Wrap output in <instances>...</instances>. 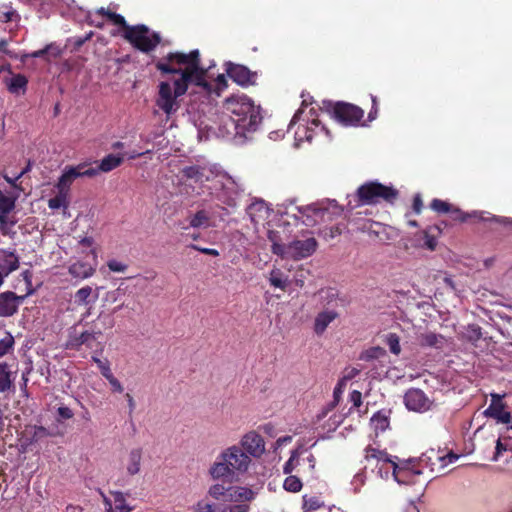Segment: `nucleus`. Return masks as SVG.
<instances>
[{"instance_id": "obj_1", "label": "nucleus", "mask_w": 512, "mask_h": 512, "mask_svg": "<svg viewBox=\"0 0 512 512\" xmlns=\"http://www.w3.org/2000/svg\"><path fill=\"white\" fill-rule=\"evenodd\" d=\"M155 67L162 74H180V78L174 81L177 95H184L191 83L206 90L210 89V84L205 79L206 70L201 67L200 53L197 49L187 54L170 52L157 61Z\"/></svg>"}, {"instance_id": "obj_2", "label": "nucleus", "mask_w": 512, "mask_h": 512, "mask_svg": "<svg viewBox=\"0 0 512 512\" xmlns=\"http://www.w3.org/2000/svg\"><path fill=\"white\" fill-rule=\"evenodd\" d=\"M252 463L249 455L238 445L225 448L209 468V475L214 480L233 482L245 474Z\"/></svg>"}, {"instance_id": "obj_3", "label": "nucleus", "mask_w": 512, "mask_h": 512, "mask_svg": "<svg viewBox=\"0 0 512 512\" xmlns=\"http://www.w3.org/2000/svg\"><path fill=\"white\" fill-rule=\"evenodd\" d=\"M225 108L231 114L237 133L255 131L262 120L260 107L246 95L231 96L226 100Z\"/></svg>"}, {"instance_id": "obj_4", "label": "nucleus", "mask_w": 512, "mask_h": 512, "mask_svg": "<svg viewBox=\"0 0 512 512\" xmlns=\"http://www.w3.org/2000/svg\"><path fill=\"white\" fill-rule=\"evenodd\" d=\"M121 30L122 37L142 53L148 54L154 51L161 42V35L158 32L151 31L145 24L129 25L125 21Z\"/></svg>"}, {"instance_id": "obj_5", "label": "nucleus", "mask_w": 512, "mask_h": 512, "mask_svg": "<svg viewBox=\"0 0 512 512\" xmlns=\"http://www.w3.org/2000/svg\"><path fill=\"white\" fill-rule=\"evenodd\" d=\"M356 195L362 205H372L380 201L392 204L398 198L399 192L392 185L387 186L378 181H369L358 187Z\"/></svg>"}, {"instance_id": "obj_6", "label": "nucleus", "mask_w": 512, "mask_h": 512, "mask_svg": "<svg viewBox=\"0 0 512 512\" xmlns=\"http://www.w3.org/2000/svg\"><path fill=\"white\" fill-rule=\"evenodd\" d=\"M318 243L314 237L304 240H294L288 245L275 243L273 253L293 260H301L311 256L317 249Z\"/></svg>"}, {"instance_id": "obj_7", "label": "nucleus", "mask_w": 512, "mask_h": 512, "mask_svg": "<svg viewBox=\"0 0 512 512\" xmlns=\"http://www.w3.org/2000/svg\"><path fill=\"white\" fill-rule=\"evenodd\" d=\"M326 108L332 117L344 126H358L364 117L362 108L347 102H329Z\"/></svg>"}, {"instance_id": "obj_8", "label": "nucleus", "mask_w": 512, "mask_h": 512, "mask_svg": "<svg viewBox=\"0 0 512 512\" xmlns=\"http://www.w3.org/2000/svg\"><path fill=\"white\" fill-rule=\"evenodd\" d=\"M364 458L367 462L371 460L376 461V466H379V473L382 472L384 466L391 465L393 476L398 483H406L405 476L408 471L405 468L399 467L396 460L398 457L389 455L385 450H379L372 446H367L364 450Z\"/></svg>"}, {"instance_id": "obj_9", "label": "nucleus", "mask_w": 512, "mask_h": 512, "mask_svg": "<svg viewBox=\"0 0 512 512\" xmlns=\"http://www.w3.org/2000/svg\"><path fill=\"white\" fill-rule=\"evenodd\" d=\"M101 335L102 329L97 328V325L83 331H78L77 326H73L69 329L65 346L67 349L77 351L80 350L82 346L92 349L96 344L98 337Z\"/></svg>"}, {"instance_id": "obj_10", "label": "nucleus", "mask_w": 512, "mask_h": 512, "mask_svg": "<svg viewBox=\"0 0 512 512\" xmlns=\"http://www.w3.org/2000/svg\"><path fill=\"white\" fill-rule=\"evenodd\" d=\"M181 96L182 95H177V86H174V90H172L170 83L164 81L160 82L156 105L165 114L170 115L178 110L179 104L177 98Z\"/></svg>"}, {"instance_id": "obj_11", "label": "nucleus", "mask_w": 512, "mask_h": 512, "mask_svg": "<svg viewBox=\"0 0 512 512\" xmlns=\"http://www.w3.org/2000/svg\"><path fill=\"white\" fill-rule=\"evenodd\" d=\"M97 174L98 170L94 169L93 167H88L86 163L67 167L58 180L57 188L60 191L67 192L70 188V185L78 177H94Z\"/></svg>"}, {"instance_id": "obj_12", "label": "nucleus", "mask_w": 512, "mask_h": 512, "mask_svg": "<svg viewBox=\"0 0 512 512\" xmlns=\"http://www.w3.org/2000/svg\"><path fill=\"white\" fill-rule=\"evenodd\" d=\"M225 71L230 79L242 87L256 84L257 73L244 65L226 62Z\"/></svg>"}, {"instance_id": "obj_13", "label": "nucleus", "mask_w": 512, "mask_h": 512, "mask_svg": "<svg viewBox=\"0 0 512 512\" xmlns=\"http://www.w3.org/2000/svg\"><path fill=\"white\" fill-rule=\"evenodd\" d=\"M240 447L250 458H260L265 453V441L256 431H250L243 435Z\"/></svg>"}, {"instance_id": "obj_14", "label": "nucleus", "mask_w": 512, "mask_h": 512, "mask_svg": "<svg viewBox=\"0 0 512 512\" xmlns=\"http://www.w3.org/2000/svg\"><path fill=\"white\" fill-rule=\"evenodd\" d=\"M404 403L408 410L415 412H425L431 404L426 394L418 388H411L405 393Z\"/></svg>"}, {"instance_id": "obj_15", "label": "nucleus", "mask_w": 512, "mask_h": 512, "mask_svg": "<svg viewBox=\"0 0 512 512\" xmlns=\"http://www.w3.org/2000/svg\"><path fill=\"white\" fill-rule=\"evenodd\" d=\"M25 295L19 296L13 291L0 293V317H11L15 315L20 305L25 300Z\"/></svg>"}, {"instance_id": "obj_16", "label": "nucleus", "mask_w": 512, "mask_h": 512, "mask_svg": "<svg viewBox=\"0 0 512 512\" xmlns=\"http://www.w3.org/2000/svg\"><path fill=\"white\" fill-rule=\"evenodd\" d=\"M181 174L188 180H193L195 183H204L211 180L213 172L206 166L191 165L182 168Z\"/></svg>"}, {"instance_id": "obj_17", "label": "nucleus", "mask_w": 512, "mask_h": 512, "mask_svg": "<svg viewBox=\"0 0 512 512\" xmlns=\"http://www.w3.org/2000/svg\"><path fill=\"white\" fill-rule=\"evenodd\" d=\"M255 498V492L242 486H228V493L225 502H235L238 504H246Z\"/></svg>"}, {"instance_id": "obj_18", "label": "nucleus", "mask_w": 512, "mask_h": 512, "mask_svg": "<svg viewBox=\"0 0 512 512\" xmlns=\"http://www.w3.org/2000/svg\"><path fill=\"white\" fill-rule=\"evenodd\" d=\"M19 268V257L13 251L0 249V272L7 277Z\"/></svg>"}, {"instance_id": "obj_19", "label": "nucleus", "mask_w": 512, "mask_h": 512, "mask_svg": "<svg viewBox=\"0 0 512 512\" xmlns=\"http://www.w3.org/2000/svg\"><path fill=\"white\" fill-rule=\"evenodd\" d=\"M95 271V268L91 264L83 261H76L68 267L69 275L77 281L90 278L94 275Z\"/></svg>"}, {"instance_id": "obj_20", "label": "nucleus", "mask_w": 512, "mask_h": 512, "mask_svg": "<svg viewBox=\"0 0 512 512\" xmlns=\"http://www.w3.org/2000/svg\"><path fill=\"white\" fill-rule=\"evenodd\" d=\"M142 455L143 450L139 447L133 448L128 452L124 460V466L128 475L134 476L140 472Z\"/></svg>"}, {"instance_id": "obj_21", "label": "nucleus", "mask_w": 512, "mask_h": 512, "mask_svg": "<svg viewBox=\"0 0 512 512\" xmlns=\"http://www.w3.org/2000/svg\"><path fill=\"white\" fill-rule=\"evenodd\" d=\"M506 404L490 403L488 408L484 411L486 417L495 419L499 423L510 424L512 422L511 413L505 411Z\"/></svg>"}, {"instance_id": "obj_22", "label": "nucleus", "mask_w": 512, "mask_h": 512, "mask_svg": "<svg viewBox=\"0 0 512 512\" xmlns=\"http://www.w3.org/2000/svg\"><path fill=\"white\" fill-rule=\"evenodd\" d=\"M304 213L307 217V220L304 221L306 225H311L319 220L326 221L332 219V212L327 207L308 206L305 208Z\"/></svg>"}, {"instance_id": "obj_23", "label": "nucleus", "mask_w": 512, "mask_h": 512, "mask_svg": "<svg viewBox=\"0 0 512 512\" xmlns=\"http://www.w3.org/2000/svg\"><path fill=\"white\" fill-rule=\"evenodd\" d=\"M15 372L7 362H0V393L14 390Z\"/></svg>"}, {"instance_id": "obj_24", "label": "nucleus", "mask_w": 512, "mask_h": 512, "mask_svg": "<svg viewBox=\"0 0 512 512\" xmlns=\"http://www.w3.org/2000/svg\"><path fill=\"white\" fill-rule=\"evenodd\" d=\"M338 317V313L334 310H326L317 314L314 320V332L322 335L330 323Z\"/></svg>"}, {"instance_id": "obj_25", "label": "nucleus", "mask_w": 512, "mask_h": 512, "mask_svg": "<svg viewBox=\"0 0 512 512\" xmlns=\"http://www.w3.org/2000/svg\"><path fill=\"white\" fill-rule=\"evenodd\" d=\"M441 233L442 228L438 224L427 227L421 232L422 238L424 239L422 246L430 251H434L438 244L437 238Z\"/></svg>"}, {"instance_id": "obj_26", "label": "nucleus", "mask_w": 512, "mask_h": 512, "mask_svg": "<svg viewBox=\"0 0 512 512\" xmlns=\"http://www.w3.org/2000/svg\"><path fill=\"white\" fill-rule=\"evenodd\" d=\"M390 410H380L371 417V425L374 428L376 434L384 432L389 428L390 425Z\"/></svg>"}, {"instance_id": "obj_27", "label": "nucleus", "mask_w": 512, "mask_h": 512, "mask_svg": "<svg viewBox=\"0 0 512 512\" xmlns=\"http://www.w3.org/2000/svg\"><path fill=\"white\" fill-rule=\"evenodd\" d=\"M98 298V294L93 295V290L90 286H84L77 290L74 294V302L78 306H87Z\"/></svg>"}, {"instance_id": "obj_28", "label": "nucleus", "mask_w": 512, "mask_h": 512, "mask_svg": "<svg viewBox=\"0 0 512 512\" xmlns=\"http://www.w3.org/2000/svg\"><path fill=\"white\" fill-rule=\"evenodd\" d=\"M124 161V155L109 154L105 156L95 169L102 172H110L119 167Z\"/></svg>"}, {"instance_id": "obj_29", "label": "nucleus", "mask_w": 512, "mask_h": 512, "mask_svg": "<svg viewBox=\"0 0 512 512\" xmlns=\"http://www.w3.org/2000/svg\"><path fill=\"white\" fill-rule=\"evenodd\" d=\"M189 227L192 228H208L210 227V215L204 209L198 210L195 214L190 215L189 218Z\"/></svg>"}, {"instance_id": "obj_30", "label": "nucleus", "mask_w": 512, "mask_h": 512, "mask_svg": "<svg viewBox=\"0 0 512 512\" xmlns=\"http://www.w3.org/2000/svg\"><path fill=\"white\" fill-rule=\"evenodd\" d=\"M62 50L55 44L51 43L46 45L43 49L32 52L31 54L25 55V57L39 58L45 57L47 60L50 58L56 59L60 57Z\"/></svg>"}, {"instance_id": "obj_31", "label": "nucleus", "mask_w": 512, "mask_h": 512, "mask_svg": "<svg viewBox=\"0 0 512 512\" xmlns=\"http://www.w3.org/2000/svg\"><path fill=\"white\" fill-rule=\"evenodd\" d=\"M446 343L444 336L433 332L425 333L421 336V345L433 347L436 349H443Z\"/></svg>"}, {"instance_id": "obj_32", "label": "nucleus", "mask_w": 512, "mask_h": 512, "mask_svg": "<svg viewBox=\"0 0 512 512\" xmlns=\"http://www.w3.org/2000/svg\"><path fill=\"white\" fill-rule=\"evenodd\" d=\"M28 84V79L23 74L13 75L8 83V90L11 93L19 94L21 91L24 93Z\"/></svg>"}, {"instance_id": "obj_33", "label": "nucleus", "mask_w": 512, "mask_h": 512, "mask_svg": "<svg viewBox=\"0 0 512 512\" xmlns=\"http://www.w3.org/2000/svg\"><path fill=\"white\" fill-rule=\"evenodd\" d=\"M303 452H307L305 449L297 448L291 452L290 458L285 462L283 466L284 474L292 473L296 467L300 466V455Z\"/></svg>"}, {"instance_id": "obj_34", "label": "nucleus", "mask_w": 512, "mask_h": 512, "mask_svg": "<svg viewBox=\"0 0 512 512\" xmlns=\"http://www.w3.org/2000/svg\"><path fill=\"white\" fill-rule=\"evenodd\" d=\"M16 222L17 221L14 216H0V233L4 236L13 237L16 234V232L13 230Z\"/></svg>"}, {"instance_id": "obj_35", "label": "nucleus", "mask_w": 512, "mask_h": 512, "mask_svg": "<svg viewBox=\"0 0 512 512\" xmlns=\"http://www.w3.org/2000/svg\"><path fill=\"white\" fill-rule=\"evenodd\" d=\"M15 202L14 197L7 196L0 190V216L10 215L15 209Z\"/></svg>"}, {"instance_id": "obj_36", "label": "nucleus", "mask_w": 512, "mask_h": 512, "mask_svg": "<svg viewBox=\"0 0 512 512\" xmlns=\"http://www.w3.org/2000/svg\"><path fill=\"white\" fill-rule=\"evenodd\" d=\"M15 339L10 332H5V336L0 339V358L11 353L14 350Z\"/></svg>"}, {"instance_id": "obj_37", "label": "nucleus", "mask_w": 512, "mask_h": 512, "mask_svg": "<svg viewBox=\"0 0 512 512\" xmlns=\"http://www.w3.org/2000/svg\"><path fill=\"white\" fill-rule=\"evenodd\" d=\"M97 14L105 16L110 22H112L114 25L121 28L122 25H125V18L116 13L112 12L109 9H106L104 7H101L97 10Z\"/></svg>"}, {"instance_id": "obj_38", "label": "nucleus", "mask_w": 512, "mask_h": 512, "mask_svg": "<svg viewBox=\"0 0 512 512\" xmlns=\"http://www.w3.org/2000/svg\"><path fill=\"white\" fill-rule=\"evenodd\" d=\"M385 354H386V351L382 347L374 346V347H370V348L364 350L363 352H361L359 358H360V360L370 361V360H374V359H379V358L383 357Z\"/></svg>"}, {"instance_id": "obj_39", "label": "nucleus", "mask_w": 512, "mask_h": 512, "mask_svg": "<svg viewBox=\"0 0 512 512\" xmlns=\"http://www.w3.org/2000/svg\"><path fill=\"white\" fill-rule=\"evenodd\" d=\"M342 395V387L340 384H338L333 391V401H331L324 409L323 411L318 415V420L323 419L326 417L329 411L333 410L337 404L339 403Z\"/></svg>"}, {"instance_id": "obj_40", "label": "nucleus", "mask_w": 512, "mask_h": 512, "mask_svg": "<svg viewBox=\"0 0 512 512\" xmlns=\"http://www.w3.org/2000/svg\"><path fill=\"white\" fill-rule=\"evenodd\" d=\"M228 493V487L222 483H216L209 487L208 494L215 500L225 501Z\"/></svg>"}, {"instance_id": "obj_41", "label": "nucleus", "mask_w": 512, "mask_h": 512, "mask_svg": "<svg viewBox=\"0 0 512 512\" xmlns=\"http://www.w3.org/2000/svg\"><path fill=\"white\" fill-rule=\"evenodd\" d=\"M67 206V192L65 191L59 190V193L55 197L48 200V207L53 210L59 209L61 207L67 208Z\"/></svg>"}, {"instance_id": "obj_42", "label": "nucleus", "mask_w": 512, "mask_h": 512, "mask_svg": "<svg viewBox=\"0 0 512 512\" xmlns=\"http://www.w3.org/2000/svg\"><path fill=\"white\" fill-rule=\"evenodd\" d=\"M302 486H303V484H302L301 480L299 479V477L294 476V475H289L288 477H286V479L284 480V483H283V488L286 491L292 492V493L299 492L302 489Z\"/></svg>"}, {"instance_id": "obj_43", "label": "nucleus", "mask_w": 512, "mask_h": 512, "mask_svg": "<svg viewBox=\"0 0 512 512\" xmlns=\"http://www.w3.org/2000/svg\"><path fill=\"white\" fill-rule=\"evenodd\" d=\"M511 451L512 452V445H510L508 442L504 441L501 435L498 437V439L495 441V452L492 457V461H498L500 456L506 452Z\"/></svg>"}, {"instance_id": "obj_44", "label": "nucleus", "mask_w": 512, "mask_h": 512, "mask_svg": "<svg viewBox=\"0 0 512 512\" xmlns=\"http://www.w3.org/2000/svg\"><path fill=\"white\" fill-rule=\"evenodd\" d=\"M324 503L317 496L308 497L307 495L303 496V509L309 511H315L321 508Z\"/></svg>"}, {"instance_id": "obj_45", "label": "nucleus", "mask_w": 512, "mask_h": 512, "mask_svg": "<svg viewBox=\"0 0 512 512\" xmlns=\"http://www.w3.org/2000/svg\"><path fill=\"white\" fill-rule=\"evenodd\" d=\"M386 344L389 347L391 353L398 355L401 352L400 338L395 333H389L386 336Z\"/></svg>"}, {"instance_id": "obj_46", "label": "nucleus", "mask_w": 512, "mask_h": 512, "mask_svg": "<svg viewBox=\"0 0 512 512\" xmlns=\"http://www.w3.org/2000/svg\"><path fill=\"white\" fill-rule=\"evenodd\" d=\"M270 284L282 290L286 289L287 282L282 278V272L279 269L272 270L269 278Z\"/></svg>"}, {"instance_id": "obj_47", "label": "nucleus", "mask_w": 512, "mask_h": 512, "mask_svg": "<svg viewBox=\"0 0 512 512\" xmlns=\"http://www.w3.org/2000/svg\"><path fill=\"white\" fill-rule=\"evenodd\" d=\"M92 361L97 365V367L100 370L101 375L106 378L109 375L112 374L111 368H110V362L108 359H100L97 356H92Z\"/></svg>"}, {"instance_id": "obj_48", "label": "nucleus", "mask_w": 512, "mask_h": 512, "mask_svg": "<svg viewBox=\"0 0 512 512\" xmlns=\"http://www.w3.org/2000/svg\"><path fill=\"white\" fill-rule=\"evenodd\" d=\"M430 207L437 213H450L452 205L441 199H433L430 203Z\"/></svg>"}, {"instance_id": "obj_49", "label": "nucleus", "mask_w": 512, "mask_h": 512, "mask_svg": "<svg viewBox=\"0 0 512 512\" xmlns=\"http://www.w3.org/2000/svg\"><path fill=\"white\" fill-rule=\"evenodd\" d=\"M97 320L101 323V329L103 330H106V329H112L115 325V320L114 318L112 317V314L110 313H103L101 312L98 317H97Z\"/></svg>"}, {"instance_id": "obj_50", "label": "nucleus", "mask_w": 512, "mask_h": 512, "mask_svg": "<svg viewBox=\"0 0 512 512\" xmlns=\"http://www.w3.org/2000/svg\"><path fill=\"white\" fill-rule=\"evenodd\" d=\"M126 293V290L124 288H122L121 286H119L117 289L115 290H111V291H108L106 293V301H109V302H116L118 301L119 299H121L122 296H124Z\"/></svg>"}, {"instance_id": "obj_51", "label": "nucleus", "mask_w": 512, "mask_h": 512, "mask_svg": "<svg viewBox=\"0 0 512 512\" xmlns=\"http://www.w3.org/2000/svg\"><path fill=\"white\" fill-rule=\"evenodd\" d=\"M193 510L194 512H215V506L206 500H200L194 505Z\"/></svg>"}, {"instance_id": "obj_52", "label": "nucleus", "mask_w": 512, "mask_h": 512, "mask_svg": "<svg viewBox=\"0 0 512 512\" xmlns=\"http://www.w3.org/2000/svg\"><path fill=\"white\" fill-rule=\"evenodd\" d=\"M107 267L112 272L123 273L127 270L128 265L115 259H111L107 262Z\"/></svg>"}, {"instance_id": "obj_53", "label": "nucleus", "mask_w": 512, "mask_h": 512, "mask_svg": "<svg viewBox=\"0 0 512 512\" xmlns=\"http://www.w3.org/2000/svg\"><path fill=\"white\" fill-rule=\"evenodd\" d=\"M20 19L18 13L13 10L9 9L4 12H0V20L3 22H12V21H18Z\"/></svg>"}, {"instance_id": "obj_54", "label": "nucleus", "mask_w": 512, "mask_h": 512, "mask_svg": "<svg viewBox=\"0 0 512 512\" xmlns=\"http://www.w3.org/2000/svg\"><path fill=\"white\" fill-rule=\"evenodd\" d=\"M109 384L111 385V388H112V391L113 392H117V393H122L124 391V388L122 386V384L120 383V381L113 375V373L111 375H109L108 377L105 378Z\"/></svg>"}, {"instance_id": "obj_55", "label": "nucleus", "mask_w": 512, "mask_h": 512, "mask_svg": "<svg viewBox=\"0 0 512 512\" xmlns=\"http://www.w3.org/2000/svg\"><path fill=\"white\" fill-rule=\"evenodd\" d=\"M249 509L248 504H235L225 506L221 512H249Z\"/></svg>"}, {"instance_id": "obj_56", "label": "nucleus", "mask_w": 512, "mask_h": 512, "mask_svg": "<svg viewBox=\"0 0 512 512\" xmlns=\"http://www.w3.org/2000/svg\"><path fill=\"white\" fill-rule=\"evenodd\" d=\"M189 247L191 249L196 250L205 255H209V256H213V257L219 256V251L216 249H213V248H204V247L198 246L196 244H191Z\"/></svg>"}, {"instance_id": "obj_57", "label": "nucleus", "mask_w": 512, "mask_h": 512, "mask_svg": "<svg viewBox=\"0 0 512 512\" xmlns=\"http://www.w3.org/2000/svg\"><path fill=\"white\" fill-rule=\"evenodd\" d=\"M451 219L458 222H465L467 220V216L465 213L459 209L452 206L450 210Z\"/></svg>"}, {"instance_id": "obj_58", "label": "nucleus", "mask_w": 512, "mask_h": 512, "mask_svg": "<svg viewBox=\"0 0 512 512\" xmlns=\"http://www.w3.org/2000/svg\"><path fill=\"white\" fill-rule=\"evenodd\" d=\"M365 478L366 476L364 471H361L354 476L352 485L354 486V490L356 492L359 491L360 487L364 485Z\"/></svg>"}, {"instance_id": "obj_59", "label": "nucleus", "mask_w": 512, "mask_h": 512, "mask_svg": "<svg viewBox=\"0 0 512 512\" xmlns=\"http://www.w3.org/2000/svg\"><path fill=\"white\" fill-rule=\"evenodd\" d=\"M349 399L353 403V406L358 408L362 404V393L358 390H353L349 395Z\"/></svg>"}, {"instance_id": "obj_60", "label": "nucleus", "mask_w": 512, "mask_h": 512, "mask_svg": "<svg viewBox=\"0 0 512 512\" xmlns=\"http://www.w3.org/2000/svg\"><path fill=\"white\" fill-rule=\"evenodd\" d=\"M60 418L67 420L73 417V411L67 406H61L57 409Z\"/></svg>"}, {"instance_id": "obj_61", "label": "nucleus", "mask_w": 512, "mask_h": 512, "mask_svg": "<svg viewBox=\"0 0 512 512\" xmlns=\"http://www.w3.org/2000/svg\"><path fill=\"white\" fill-rule=\"evenodd\" d=\"M423 208V202L420 194H416L413 198L412 209L416 214H420Z\"/></svg>"}, {"instance_id": "obj_62", "label": "nucleus", "mask_w": 512, "mask_h": 512, "mask_svg": "<svg viewBox=\"0 0 512 512\" xmlns=\"http://www.w3.org/2000/svg\"><path fill=\"white\" fill-rule=\"evenodd\" d=\"M500 435L504 441L512 445V422L510 424H507V426Z\"/></svg>"}, {"instance_id": "obj_63", "label": "nucleus", "mask_w": 512, "mask_h": 512, "mask_svg": "<svg viewBox=\"0 0 512 512\" xmlns=\"http://www.w3.org/2000/svg\"><path fill=\"white\" fill-rule=\"evenodd\" d=\"M92 35H93V32H92V31H90L88 34H86V35H85V36H83V37H76V38H75V41H74V46H75V48H77V49H78V48H80L82 45H84V43H85L86 41H88V40L92 37Z\"/></svg>"}, {"instance_id": "obj_64", "label": "nucleus", "mask_w": 512, "mask_h": 512, "mask_svg": "<svg viewBox=\"0 0 512 512\" xmlns=\"http://www.w3.org/2000/svg\"><path fill=\"white\" fill-rule=\"evenodd\" d=\"M303 461H306L308 463V470L309 472H313L316 464V459L312 453H308L307 457L303 459Z\"/></svg>"}]
</instances>
